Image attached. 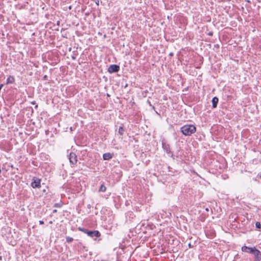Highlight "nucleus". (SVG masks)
I'll list each match as a JSON object with an SVG mask.
<instances>
[{"mask_svg":"<svg viewBox=\"0 0 261 261\" xmlns=\"http://www.w3.org/2000/svg\"><path fill=\"white\" fill-rule=\"evenodd\" d=\"M196 131V127L193 124H186L180 128V132L186 136H191Z\"/></svg>","mask_w":261,"mask_h":261,"instance_id":"f257e3e1","label":"nucleus"},{"mask_svg":"<svg viewBox=\"0 0 261 261\" xmlns=\"http://www.w3.org/2000/svg\"><path fill=\"white\" fill-rule=\"evenodd\" d=\"M79 230L84 232L88 236H89L92 238H94V239L96 241H99L101 240V239L100 238L101 234L97 230H95V229H94L93 230H89V229H79Z\"/></svg>","mask_w":261,"mask_h":261,"instance_id":"f03ea898","label":"nucleus"},{"mask_svg":"<svg viewBox=\"0 0 261 261\" xmlns=\"http://www.w3.org/2000/svg\"><path fill=\"white\" fill-rule=\"evenodd\" d=\"M162 147L163 150L167 153V154H170L171 153V149H170V145L168 143L167 141L163 138L162 139Z\"/></svg>","mask_w":261,"mask_h":261,"instance_id":"7ed1b4c3","label":"nucleus"},{"mask_svg":"<svg viewBox=\"0 0 261 261\" xmlns=\"http://www.w3.org/2000/svg\"><path fill=\"white\" fill-rule=\"evenodd\" d=\"M41 179L36 177H33L31 186L34 189L40 188L41 187Z\"/></svg>","mask_w":261,"mask_h":261,"instance_id":"20e7f679","label":"nucleus"},{"mask_svg":"<svg viewBox=\"0 0 261 261\" xmlns=\"http://www.w3.org/2000/svg\"><path fill=\"white\" fill-rule=\"evenodd\" d=\"M120 70V66L117 64L111 65L108 69V71L110 73L118 72Z\"/></svg>","mask_w":261,"mask_h":261,"instance_id":"39448f33","label":"nucleus"},{"mask_svg":"<svg viewBox=\"0 0 261 261\" xmlns=\"http://www.w3.org/2000/svg\"><path fill=\"white\" fill-rule=\"evenodd\" d=\"M69 160L70 164L74 165L77 162V156L74 152H70L69 155Z\"/></svg>","mask_w":261,"mask_h":261,"instance_id":"423d86ee","label":"nucleus"},{"mask_svg":"<svg viewBox=\"0 0 261 261\" xmlns=\"http://www.w3.org/2000/svg\"><path fill=\"white\" fill-rule=\"evenodd\" d=\"M204 233L206 237L210 239H213L216 236L214 229H204Z\"/></svg>","mask_w":261,"mask_h":261,"instance_id":"0eeeda50","label":"nucleus"},{"mask_svg":"<svg viewBox=\"0 0 261 261\" xmlns=\"http://www.w3.org/2000/svg\"><path fill=\"white\" fill-rule=\"evenodd\" d=\"M252 254L254 255V261H260L261 260V252L260 251L257 249L256 248L254 250L253 252L252 253Z\"/></svg>","mask_w":261,"mask_h":261,"instance_id":"6e6552de","label":"nucleus"},{"mask_svg":"<svg viewBox=\"0 0 261 261\" xmlns=\"http://www.w3.org/2000/svg\"><path fill=\"white\" fill-rule=\"evenodd\" d=\"M255 247H248V246H243L242 247L241 250H242V251L243 252H247V253H248L252 254V253L253 252V251L255 250Z\"/></svg>","mask_w":261,"mask_h":261,"instance_id":"1a4fd4ad","label":"nucleus"},{"mask_svg":"<svg viewBox=\"0 0 261 261\" xmlns=\"http://www.w3.org/2000/svg\"><path fill=\"white\" fill-rule=\"evenodd\" d=\"M113 156V153L110 152H107L103 154L102 157L103 160H109L111 159Z\"/></svg>","mask_w":261,"mask_h":261,"instance_id":"9d476101","label":"nucleus"},{"mask_svg":"<svg viewBox=\"0 0 261 261\" xmlns=\"http://www.w3.org/2000/svg\"><path fill=\"white\" fill-rule=\"evenodd\" d=\"M219 101V99L217 97L215 96L213 98L212 102V107L213 108H216L217 107V105Z\"/></svg>","mask_w":261,"mask_h":261,"instance_id":"9b49d317","label":"nucleus"},{"mask_svg":"<svg viewBox=\"0 0 261 261\" xmlns=\"http://www.w3.org/2000/svg\"><path fill=\"white\" fill-rule=\"evenodd\" d=\"M15 82V78L14 76L9 75L6 80V84H11Z\"/></svg>","mask_w":261,"mask_h":261,"instance_id":"f8f14e48","label":"nucleus"},{"mask_svg":"<svg viewBox=\"0 0 261 261\" xmlns=\"http://www.w3.org/2000/svg\"><path fill=\"white\" fill-rule=\"evenodd\" d=\"M125 130L123 126H120L118 129V133L120 135L123 136Z\"/></svg>","mask_w":261,"mask_h":261,"instance_id":"ddd939ff","label":"nucleus"},{"mask_svg":"<svg viewBox=\"0 0 261 261\" xmlns=\"http://www.w3.org/2000/svg\"><path fill=\"white\" fill-rule=\"evenodd\" d=\"M106 190H107V188L106 187L103 185V184H102L100 187V188L99 189V190L98 191L99 192H105L106 191Z\"/></svg>","mask_w":261,"mask_h":261,"instance_id":"4468645a","label":"nucleus"},{"mask_svg":"<svg viewBox=\"0 0 261 261\" xmlns=\"http://www.w3.org/2000/svg\"><path fill=\"white\" fill-rule=\"evenodd\" d=\"M66 242L68 243H71L73 241V239L71 237L67 236L66 237Z\"/></svg>","mask_w":261,"mask_h":261,"instance_id":"2eb2a0df","label":"nucleus"},{"mask_svg":"<svg viewBox=\"0 0 261 261\" xmlns=\"http://www.w3.org/2000/svg\"><path fill=\"white\" fill-rule=\"evenodd\" d=\"M128 236L130 238H131L132 237L135 236L136 234H134V231H132V229H130Z\"/></svg>","mask_w":261,"mask_h":261,"instance_id":"dca6fc26","label":"nucleus"},{"mask_svg":"<svg viewBox=\"0 0 261 261\" xmlns=\"http://www.w3.org/2000/svg\"><path fill=\"white\" fill-rule=\"evenodd\" d=\"M63 205V203L62 202H60L59 203H56L54 206L56 207H61Z\"/></svg>","mask_w":261,"mask_h":261,"instance_id":"f3484780","label":"nucleus"},{"mask_svg":"<svg viewBox=\"0 0 261 261\" xmlns=\"http://www.w3.org/2000/svg\"><path fill=\"white\" fill-rule=\"evenodd\" d=\"M141 229H132V231H134V234H135L136 235L138 234V235L140 233Z\"/></svg>","mask_w":261,"mask_h":261,"instance_id":"a211bd4d","label":"nucleus"},{"mask_svg":"<svg viewBox=\"0 0 261 261\" xmlns=\"http://www.w3.org/2000/svg\"><path fill=\"white\" fill-rule=\"evenodd\" d=\"M255 226L256 228H261V223L260 222H256L255 223Z\"/></svg>","mask_w":261,"mask_h":261,"instance_id":"6ab92c4d","label":"nucleus"},{"mask_svg":"<svg viewBox=\"0 0 261 261\" xmlns=\"http://www.w3.org/2000/svg\"><path fill=\"white\" fill-rule=\"evenodd\" d=\"M145 225H146L147 226H149V224L148 222L144 221V222L142 223V224L141 225V227H145Z\"/></svg>","mask_w":261,"mask_h":261,"instance_id":"aec40b11","label":"nucleus"},{"mask_svg":"<svg viewBox=\"0 0 261 261\" xmlns=\"http://www.w3.org/2000/svg\"><path fill=\"white\" fill-rule=\"evenodd\" d=\"M147 103H148V105H149V106H150V107H151L152 109H153V110H154V111H155V107H154L153 106H152V105H151V103L150 101H149V100H147Z\"/></svg>","mask_w":261,"mask_h":261,"instance_id":"412c9836","label":"nucleus"},{"mask_svg":"<svg viewBox=\"0 0 261 261\" xmlns=\"http://www.w3.org/2000/svg\"><path fill=\"white\" fill-rule=\"evenodd\" d=\"M207 35L210 36H212L213 35V32L212 31H210L207 33Z\"/></svg>","mask_w":261,"mask_h":261,"instance_id":"4be33fe9","label":"nucleus"},{"mask_svg":"<svg viewBox=\"0 0 261 261\" xmlns=\"http://www.w3.org/2000/svg\"><path fill=\"white\" fill-rule=\"evenodd\" d=\"M43 80H48V76L46 75H44L43 77Z\"/></svg>","mask_w":261,"mask_h":261,"instance_id":"5701e85b","label":"nucleus"},{"mask_svg":"<svg viewBox=\"0 0 261 261\" xmlns=\"http://www.w3.org/2000/svg\"><path fill=\"white\" fill-rule=\"evenodd\" d=\"M95 2L97 6L99 5V0H96V1H95Z\"/></svg>","mask_w":261,"mask_h":261,"instance_id":"b1692460","label":"nucleus"},{"mask_svg":"<svg viewBox=\"0 0 261 261\" xmlns=\"http://www.w3.org/2000/svg\"><path fill=\"white\" fill-rule=\"evenodd\" d=\"M163 252H164V250H163V248H162V249H161V250L160 251V253H163Z\"/></svg>","mask_w":261,"mask_h":261,"instance_id":"393cba45","label":"nucleus"},{"mask_svg":"<svg viewBox=\"0 0 261 261\" xmlns=\"http://www.w3.org/2000/svg\"><path fill=\"white\" fill-rule=\"evenodd\" d=\"M31 103V104H32V105H36V101H32Z\"/></svg>","mask_w":261,"mask_h":261,"instance_id":"a878e982","label":"nucleus"},{"mask_svg":"<svg viewBox=\"0 0 261 261\" xmlns=\"http://www.w3.org/2000/svg\"><path fill=\"white\" fill-rule=\"evenodd\" d=\"M87 207H88L89 209H90V208H91V205L90 204H88V205H87Z\"/></svg>","mask_w":261,"mask_h":261,"instance_id":"bb28decb","label":"nucleus"},{"mask_svg":"<svg viewBox=\"0 0 261 261\" xmlns=\"http://www.w3.org/2000/svg\"><path fill=\"white\" fill-rule=\"evenodd\" d=\"M43 223H44V222H43V221H39V223H40V224H43Z\"/></svg>","mask_w":261,"mask_h":261,"instance_id":"cd10ccee","label":"nucleus"},{"mask_svg":"<svg viewBox=\"0 0 261 261\" xmlns=\"http://www.w3.org/2000/svg\"><path fill=\"white\" fill-rule=\"evenodd\" d=\"M57 212V210H53V213H56Z\"/></svg>","mask_w":261,"mask_h":261,"instance_id":"c85d7f7f","label":"nucleus"},{"mask_svg":"<svg viewBox=\"0 0 261 261\" xmlns=\"http://www.w3.org/2000/svg\"><path fill=\"white\" fill-rule=\"evenodd\" d=\"M189 248L192 247L191 244L190 243L189 244Z\"/></svg>","mask_w":261,"mask_h":261,"instance_id":"c756f323","label":"nucleus"},{"mask_svg":"<svg viewBox=\"0 0 261 261\" xmlns=\"http://www.w3.org/2000/svg\"><path fill=\"white\" fill-rule=\"evenodd\" d=\"M37 108H38V105H36L35 106V108L36 109H37Z\"/></svg>","mask_w":261,"mask_h":261,"instance_id":"7c9ffc66","label":"nucleus"},{"mask_svg":"<svg viewBox=\"0 0 261 261\" xmlns=\"http://www.w3.org/2000/svg\"><path fill=\"white\" fill-rule=\"evenodd\" d=\"M72 59L73 60H75V58L74 57V56H72Z\"/></svg>","mask_w":261,"mask_h":261,"instance_id":"2f4dec72","label":"nucleus"},{"mask_svg":"<svg viewBox=\"0 0 261 261\" xmlns=\"http://www.w3.org/2000/svg\"><path fill=\"white\" fill-rule=\"evenodd\" d=\"M70 131H71V132L73 130V129H72V127H70Z\"/></svg>","mask_w":261,"mask_h":261,"instance_id":"473e14b6","label":"nucleus"},{"mask_svg":"<svg viewBox=\"0 0 261 261\" xmlns=\"http://www.w3.org/2000/svg\"><path fill=\"white\" fill-rule=\"evenodd\" d=\"M205 211H209V210H208V208L207 207H206V208H205Z\"/></svg>","mask_w":261,"mask_h":261,"instance_id":"72a5a7b5","label":"nucleus"},{"mask_svg":"<svg viewBox=\"0 0 261 261\" xmlns=\"http://www.w3.org/2000/svg\"><path fill=\"white\" fill-rule=\"evenodd\" d=\"M247 3H250V1L249 0L246 1Z\"/></svg>","mask_w":261,"mask_h":261,"instance_id":"f704fd0d","label":"nucleus"},{"mask_svg":"<svg viewBox=\"0 0 261 261\" xmlns=\"http://www.w3.org/2000/svg\"><path fill=\"white\" fill-rule=\"evenodd\" d=\"M173 54L172 53H171L170 54V56H173Z\"/></svg>","mask_w":261,"mask_h":261,"instance_id":"c9c22d12","label":"nucleus"},{"mask_svg":"<svg viewBox=\"0 0 261 261\" xmlns=\"http://www.w3.org/2000/svg\"><path fill=\"white\" fill-rule=\"evenodd\" d=\"M3 86V84H1V89L2 88Z\"/></svg>","mask_w":261,"mask_h":261,"instance_id":"e433bc0d","label":"nucleus"},{"mask_svg":"<svg viewBox=\"0 0 261 261\" xmlns=\"http://www.w3.org/2000/svg\"><path fill=\"white\" fill-rule=\"evenodd\" d=\"M215 46L216 47H217V46L218 47V46H219L218 44L215 45Z\"/></svg>","mask_w":261,"mask_h":261,"instance_id":"4c0bfd02","label":"nucleus"},{"mask_svg":"<svg viewBox=\"0 0 261 261\" xmlns=\"http://www.w3.org/2000/svg\"><path fill=\"white\" fill-rule=\"evenodd\" d=\"M215 46L216 47H217V46L218 47V46H219L218 44L215 45Z\"/></svg>","mask_w":261,"mask_h":261,"instance_id":"58836bf2","label":"nucleus"},{"mask_svg":"<svg viewBox=\"0 0 261 261\" xmlns=\"http://www.w3.org/2000/svg\"><path fill=\"white\" fill-rule=\"evenodd\" d=\"M71 6H69V9H71Z\"/></svg>","mask_w":261,"mask_h":261,"instance_id":"ea45409f","label":"nucleus"},{"mask_svg":"<svg viewBox=\"0 0 261 261\" xmlns=\"http://www.w3.org/2000/svg\"><path fill=\"white\" fill-rule=\"evenodd\" d=\"M32 113H33V112H34V110H33L32 108Z\"/></svg>","mask_w":261,"mask_h":261,"instance_id":"a19ab883","label":"nucleus"},{"mask_svg":"<svg viewBox=\"0 0 261 261\" xmlns=\"http://www.w3.org/2000/svg\"><path fill=\"white\" fill-rule=\"evenodd\" d=\"M149 228L152 229V227L151 226H150V228Z\"/></svg>","mask_w":261,"mask_h":261,"instance_id":"79ce46f5","label":"nucleus"},{"mask_svg":"<svg viewBox=\"0 0 261 261\" xmlns=\"http://www.w3.org/2000/svg\"><path fill=\"white\" fill-rule=\"evenodd\" d=\"M260 177L261 178V172H260Z\"/></svg>","mask_w":261,"mask_h":261,"instance_id":"37998d69","label":"nucleus"}]
</instances>
